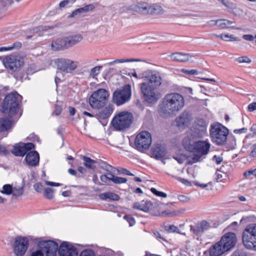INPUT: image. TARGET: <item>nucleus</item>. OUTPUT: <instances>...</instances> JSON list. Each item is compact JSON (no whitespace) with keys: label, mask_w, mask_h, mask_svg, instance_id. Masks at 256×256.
<instances>
[{"label":"nucleus","mask_w":256,"mask_h":256,"mask_svg":"<svg viewBox=\"0 0 256 256\" xmlns=\"http://www.w3.org/2000/svg\"><path fill=\"white\" fill-rule=\"evenodd\" d=\"M131 86L129 84L124 85L120 89H117L113 93V102L117 106L125 104L131 98Z\"/></svg>","instance_id":"9d476101"},{"label":"nucleus","mask_w":256,"mask_h":256,"mask_svg":"<svg viewBox=\"0 0 256 256\" xmlns=\"http://www.w3.org/2000/svg\"><path fill=\"white\" fill-rule=\"evenodd\" d=\"M124 218L128 222L130 226H132L135 224V220L132 216L125 215Z\"/></svg>","instance_id":"de8ad7c7"},{"label":"nucleus","mask_w":256,"mask_h":256,"mask_svg":"<svg viewBox=\"0 0 256 256\" xmlns=\"http://www.w3.org/2000/svg\"><path fill=\"white\" fill-rule=\"evenodd\" d=\"M133 115L128 112H122L116 115L112 120L114 128L118 130H123L130 126L133 122Z\"/></svg>","instance_id":"6e6552de"},{"label":"nucleus","mask_w":256,"mask_h":256,"mask_svg":"<svg viewBox=\"0 0 256 256\" xmlns=\"http://www.w3.org/2000/svg\"><path fill=\"white\" fill-rule=\"evenodd\" d=\"M150 156L157 160H162L167 154L166 146L161 144H155L150 149Z\"/></svg>","instance_id":"a211bd4d"},{"label":"nucleus","mask_w":256,"mask_h":256,"mask_svg":"<svg viewBox=\"0 0 256 256\" xmlns=\"http://www.w3.org/2000/svg\"><path fill=\"white\" fill-rule=\"evenodd\" d=\"M178 198L180 202H188L190 198V197L183 195V194H180L178 196Z\"/></svg>","instance_id":"603ef678"},{"label":"nucleus","mask_w":256,"mask_h":256,"mask_svg":"<svg viewBox=\"0 0 256 256\" xmlns=\"http://www.w3.org/2000/svg\"><path fill=\"white\" fill-rule=\"evenodd\" d=\"M40 250H36V252H34L31 254L30 256H44V254L42 251L46 252V251L43 249L41 248L39 246Z\"/></svg>","instance_id":"864d4df0"},{"label":"nucleus","mask_w":256,"mask_h":256,"mask_svg":"<svg viewBox=\"0 0 256 256\" xmlns=\"http://www.w3.org/2000/svg\"><path fill=\"white\" fill-rule=\"evenodd\" d=\"M142 210L144 212H148V211L152 210L153 208H156L158 210V207L159 206V204H154L150 201L142 200ZM151 214L153 216H158L159 215L158 210V212L156 214H153L151 212Z\"/></svg>","instance_id":"393cba45"},{"label":"nucleus","mask_w":256,"mask_h":256,"mask_svg":"<svg viewBox=\"0 0 256 256\" xmlns=\"http://www.w3.org/2000/svg\"><path fill=\"white\" fill-rule=\"evenodd\" d=\"M184 106V96L180 94L177 93V111L182 109Z\"/></svg>","instance_id":"ea45409f"},{"label":"nucleus","mask_w":256,"mask_h":256,"mask_svg":"<svg viewBox=\"0 0 256 256\" xmlns=\"http://www.w3.org/2000/svg\"><path fill=\"white\" fill-rule=\"evenodd\" d=\"M225 252L219 242L212 246L209 249L210 256H220Z\"/></svg>","instance_id":"bb28decb"},{"label":"nucleus","mask_w":256,"mask_h":256,"mask_svg":"<svg viewBox=\"0 0 256 256\" xmlns=\"http://www.w3.org/2000/svg\"><path fill=\"white\" fill-rule=\"evenodd\" d=\"M28 247V240L27 238L17 236L15 238L13 246L14 252L16 256H23Z\"/></svg>","instance_id":"4468645a"},{"label":"nucleus","mask_w":256,"mask_h":256,"mask_svg":"<svg viewBox=\"0 0 256 256\" xmlns=\"http://www.w3.org/2000/svg\"><path fill=\"white\" fill-rule=\"evenodd\" d=\"M206 124L202 118L196 119L191 128L192 135L194 137L202 138L206 132Z\"/></svg>","instance_id":"2eb2a0df"},{"label":"nucleus","mask_w":256,"mask_h":256,"mask_svg":"<svg viewBox=\"0 0 256 256\" xmlns=\"http://www.w3.org/2000/svg\"><path fill=\"white\" fill-rule=\"evenodd\" d=\"M54 190L50 188L44 190V196L47 199L52 200L54 198Z\"/></svg>","instance_id":"58836bf2"},{"label":"nucleus","mask_w":256,"mask_h":256,"mask_svg":"<svg viewBox=\"0 0 256 256\" xmlns=\"http://www.w3.org/2000/svg\"><path fill=\"white\" fill-rule=\"evenodd\" d=\"M13 186L12 185L10 184H6L3 186L2 190H0V192L6 194V195H10L13 193Z\"/></svg>","instance_id":"c9c22d12"},{"label":"nucleus","mask_w":256,"mask_h":256,"mask_svg":"<svg viewBox=\"0 0 256 256\" xmlns=\"http://www.w3.org/2000/svg\"><path fill=\"white\" fill-rule=\"evenodd\" d=\"M248 110L249 112H254L256 110V102H253L248 106Z\"/></svg>","instance_id":"e2e57ef3"},{"label":"nucleus","mask_w":256,"mask_h":256,"mask_svg":"<svg viewBox=\"0 0 256 256\" xmlns=\"http://www.w3.org/2000/svg\"><path fill=\"white\" fill-rule=\"evenodd\" d=\"M34 148V145L32 142L24 144L20 142L16 144L14 146V148L12 150V154L16 156H26V154L30 150Z\"/></svg>","instance_id":"dca6fc26"},{"label":"nucleus","mask_w":256,"mask_h":256,"mask_svg":"<svg viewBox=\"0 0 256 256\" xmlns=\"http://www.w3.org/2000/svg\"><path fill=\"white\" fill-rule=\"evenodd\" d=\"M65 38L68 48L80 42L82 40V36L81 34H76L66 37Z\"/></svg>","instance_id":"cd10ccee"},{"label":"nucleus","mask_w":256,"mask_h":256,"mask_svg":"<svg viewBox=\"0 0 256 256\" xmlns=\"http://www.w3.org/2000/svg\"><path fill=\"white\" fill-rule=\"evenodd\" d=\"M144 80L140 86L144 100L150 104L156 103L160 98L158 88L162 84L160 76L156 73L149 72L145 76Z\"/></svg>","instance_id":"f257e3e1"},{"label":"nucleus","mask_w":256,"mask_h":256,"mask_svg":"<svg viewBox=\"0 0 256 256\" xmlns=\"http://www.w3.org/2000/svg\"><path fill=\"white\" fill-rule=\"evenodd\" d=\"M182 145L186 150L195 153L188 162V164H191L200 161L202 156L208 153L210 147V144L206 140L192 142L190 140H184Z\"/></svg>","instance_id":"7ed1b4c3"},{"label":"nucleus","mask_w":256,"mask_h":256,"mask_svg":"<svg viewBox=\"0 0 256 256\" xmlns=\"http://www.w3.org/2000/svg\"><path fill=\"white\" fill-rule=\"evenodd\" d=\"M109 94L104 88H100L92 92L89 98V103L93 108L99 109L104 107L108 101Z\"/></svg>","instance_id":"0eeeda50"},{"label":"nucleus","mask_w":256,"mask_h":256,"mask_svg":"<svg viewBox=\"0 0 256 256\" xmlns=\"http://www.w3.org/2000/svg\"><path fill=\"white\" fill-rule=\"evenodd\" d=\"M102 68V66H96L92 68L90 72V75L92 78H94L100 72V70Z\"/></svg>","instance_id":"a18cd8bd"},{"label":"nucleus","mask_w":256,"mask_h":256,"mask_svg":"<svg viewBox=\"0 0 256 256\" xmlns=\"http://www.w3.org/2000/svg\"><path fill=\"white\" fill-rule=\"evenodd\" d=\"M51 46L52 49L54 51H59L68 48L65 38H58L53 41L51 44Z\"/></svg>","instance_id":"b1692460"},{"label":"nucleus","mask_w":256,"mask_h":256,"mask_svg":"<svg viewBox=\"0 0 256 256\" xmlns=\"http://www.w3.org/2000/svg\"><path fill=\"white\" fill-rule=\"evenodd\" d=\"M82 159L84 160V164L86 167L92 170L96 168V166L94 164H97L96 160H92L86 156H83Z\"/></svg>","instance_id":"7c9ffc66"},{"label":"nucleus","mask_w":256,"mask_h":256,"mask_svg":"<svg viewBox=\"0 0 256 256\" xmlns=\"http://www.w3.org/2000/svg\"><path fill=\"white\" fill-rule=\"evenodd\" d=\"M4 64L8 69L16 71L23 65L24 62L18 59L16 56H10L5 58L4 60Z\"/></svg>","instance_id":"6ab92c4d"},{"label":"nucleus","mask_w":256,"mask_h":256,"mask_svg":"<svg viewBox=\"0 0 256 256\" xmlns=\"http://www.w3.org/2000/svg\"><path fill=\"white\" fill-rule=\"evenodd\" d=\"M95 8V6L92 4H89L85 6L82 8H79L80 14L86 13L89 11L94 10Z\"/></svg>","instance_id":"37998d69"},{"label":"nucleus","mask_w":256,"mask_h":256,"mask_svg":"<svg viewBox=\"0 0 256 256\" xmlns=\"http://www.w3.org/2000/svg\"><path fill=\"white\" fill-rule=\"evenodd\" d=\"M55 27H56V26H40L32 28L30 30V32L32 33H38L39 32L47 30L49 29H52Z\"/></svg>","instance_id":"f704fd0d"},{"label":"nucleus","mask_w":256,"mask_h":256,"mask_svg":"<svg viewBox=\"0 0 256 256\" xmlns=\"http://www.w3.org/2000/svg\"><path fill=\"white\" fill-rule=\"evenodd\" d=\"M116 63L118 62H138L140 61L138 59H118L115 60Z\"/></svg>","instance_id":"052dcab7"},{"label":"nucleus","mask_w":256,"mask_h":256,"mask_svg":"<svg viewBox=\"0 0 256 256\" xmlns=\"http://www.w3.org/2000/svg\"><path fill=\"white\" fill-rule=\"evenodd\" d=\"M192 120V114L190 111L184 110L177 118V126L188 127Z\"/></svg>","instance_id":"412c9836"},{"label":"nucleus","mask_w":256,"mask_h":256,"mask_svg":"<svg viewBox=\"0 0 256 256\" xmlns=\"http://www.w3.org/2000/svg\"><path fill=\"white\" fill-rule=\"evenodd\" d=\"M242 38L248 41H252L254 39V36L252 34H244L242 36Z\"/></svg>","instance_id":"680f3d73"},{"label":"nucleus","mask_w":256,"mask_h":256,"mask_svg":"<svg viewBox=\"0 0 256 256\" xmlns=\"http://www.w3.org/2000/svg\"><path fill=\"white\" fill-rule=\"evenodd\" d=\"M150 191L156 196L166 198V194L164 192L158 191L155 188H150Z\"/></svg>","instance_id":"8fccbe9b"},{"label":"nucleus","mask_w":256,"mask_h":256,"mask_svg":"<svg viewBox=\"0 0 256 256\" xmlns=\"http://www.w3.org/2000/svg\"><path fill=\"white\" fill-rule=\"evenodd\" d=\"M152 142L150 134L147 131H142L136 136L134 144L138 151L144 152L150 148Z\"/></svg>","instance_id":"9b49d317"},{"label":"nucleus","mask_w":256,"mask_h":256,"mask_svg":"<svg viewBox=\"0 0 256 256\" xmlns=\"http://www.w3.org/2000/svg\"><path fill=\"white\" fill-rule=\"evenodd\" d=\"M248 131V129L246 128H243L240 129H236L234 130V132L235 134H242L246 133Z\"/></svg>","instance_id":"774afa93"},{"label":"nucleus","mask_w":256,"mask_h":256,"mask_svg":"<svg viewBox=\"0 0 256 256\" xmlns=\"http://www.w3.org/2000/svg\"><path fill=\"white\" fill-rule=\"evenodd\" d=\"M176 108V93L167 94L164 98L160 112L164 117L170 116Z\"/></svg>","instance_id":"1a4fd4ad"},{"label":"nucleus","mask_w":256,"mask_h":256,"mask_svg":"<svg viewBox=\"0 0 256 256\" xmlns=\"http://www.w3.org/2000/svg\"><path fill=\"white\" fill-rule=\"evenodd\" d=\"M97 164L101 168L108 172H113L114 174L116 173L114 169H116V168L112 166L103 160H100L99 161H97Z\"/></svg>","instance_id":"473e14b6"},{"label":"nucleus","mask_w":256,"mask_h":256,"mask_svg":"<svg viewBox=\"0 0 256 256\" xmlns=\"http://www.w3.org/2000/svg\"><path fill=\"white\" fill-rule=\"evenodd\" d=\"M192 56L189 53L177 52V62H188Z\"/></svg>","instance_id":"2f4dec72"},{"label":"nucleus","mask_w":256,"mask_h":256,"mask_svg":"<svg viewBox=\"0 0 256 256\" xmlns=\"http://www.w3.org/2000/svg\"><path fill=\"white\" fill-rule=\"evenodd\" d=\"M14 122L7 117L0 118V132H4L10 129Z\"/></svg>","instance_id":"a878e982"},{"label":"nucleus","mask_w":256,"mask_h":256,"mask_svg":"<svg viewBox=\"0 0 256 256\" xmlns=\"http://www.w3.org/2000/svg\"><path fill=\"white\" fill-rule=\"evenodd\" d=\"M98 196L101 200H108L112 201H118L120 199V196L112 192L102 193L98 195Z\"/></svg>","instance_id":"c756f323"},{"label":"nucleus","mask_w":256,"mask_h":256,"mask_svg":"<svg viewBox=\"0 0 256 256\" xmlns=\"http://www.w3.org/2000/svg\"><path fill=\"white\" fill-rule=\"evenodd\" d=\"M190 230L198 236H200L205 231L210 228V224L206 220H202L195 226H190Z\"/></svg>","instance_id":"aec40b11"},{"label":"nucleus","mask_w":256,"mask_h":256,"mask_svg":"<svg viewBox=\"0 0 256 256\" xmlns=\"http://www.w3.org/2000/svg\"><path fill=\"white\" fill-rule=\"evenodd\" d=\"M25 160L27 165L34 167L38 166L40 156L36 151L30 150L26 154Z\"/></svg>","instance_id":"4be33fe9"},{"label":"nucleus","mask_w":256,"mask_h":256,"mask_svg":"<svg viewBox=\"0 0 256 256\" xmlns=\"http://www.w3.org/2000/svg\"><path fill=\"white\" fill-rule=\"evenodd\" d=\"M256 172V169H255L254 170H248L244 172V176L245 177H248L252 174L255 176Z\"/></svg>","instance_id":"69168bd1"},{"label":"nucleus","mask_w":256,"mask_h":256,"mask_svg":"<svg viewBox=\"0 0 256 256\" xmlns=\"http://www.w3.org/2000/svg\"><path fill=\"white\" fill-rule=\"evenodd\" d=\"M113 112V107L112 105L108 104L105 108L96 113L95 117L99 120H106L110 116Z\"/></svg>","instance_id":"5701e85b"},{"label":"nucleus","mask_w":256,"mask_h":256,"mask_svg":"<svg viewBox=\"0 0 256 256\" xmlns=\"http://www.w3.org/2000/svg\"><path fill=\"white\" fill-rule=\"evenodd\" d=\"M62 111V106L56 104L54 106V110L53 112V114H55L56 116H58L61 114Z\"/></svg>","instance_id":"6e6d98bb"},{"label":"nucleus","mask_w":256,"mask_h":256,"mask_svg":"<svg viewBox=\"0 0 256 256\" xmlns=\"http://www.w3.org/2000/svg\"><path fill=\"white\" fill-rule=\"evenodd\" d=\"M38 246L46 251V256H77V249L68 242H63L58 247V244L53 240L39 242Z\"/></svg>","instance_id":"f03ea898"},{"label":"nucleus","mask_w":256,"mask_h":256,"mask_svg":"<svg viewBox=\"0 0 256 256\" xmlns=\"http://www.w3.org/2000/svg\"><path fill=\"white\" fill-rule=\"evenodd\" d=\"M161 6H150L145 2H138L130 6V10L143 14H158L161 10Z\"/></svg>","instance_id":"f8f14e48"},{"label":"nucleus","mask_w":256,"mask_h":256,"mask_svg":"<svg viewBox=\"0 0 256 256\" xmlns=\"http://www.w3.org/2000/svg\"><path fill=\"white\" fill-rule=\"evenodd\" d=\"M220 38L226 42H234V41H240L238 38L234 36V35H229L228 34H220Z\"/></svg>","instance_id":"4c0bfd02"},{"label":"nucleus","mask_w":256,"mask_h":256,"mask_svg":"<svg viewBox=\"0 0 256 256\" xmlns=\"http://www.w3.org/2000/svg\"><path fill=\"white\" fill-rule=\"evenodd\" d=\"M116 170V173L114 174H122L127 176H133L134 174H132L130 172L125 168H116L114 169Z\"/></svg>","instance_id":"79ce46f5"},{"label":"nucleus","mask_w":256,"mask_h":256,"mask_svg":"<svg viewBox=\"0 0 256 256\" xmlns=\"http://www.w3.org/2000/svg\"><path fill=\"white\" fill-rule=\"evenodd\" d=\"M209 23H212L211 25L212 26H216L220 28L224 29L228 28V26L233 24L232 21L226 20L221 19L216 20H210L208 22Z\"/></svg>","instance_id":"c85d7f7f"},{"label":"nucleus","mask_w":256,"mask_h":256,"mask_svg":"<svg viewBox=\"0 0 256 256\" xmlns=\"http://www.w3.org/2000/svg\"><path fill=\"white\" fill-rule=\"evenodd\" d=\"M100 179L102 182L107 184H108V182L110 181V178H109V177H108L106 174L101 175L100 176Z\"/></svg>","instance_id":"bf43d9fd"},{"label":"nucleus","mask_w":256,"mask_h":256,"mask_svg":"<svg viewBox=\"0 0 256 256\" xmlns=\"http://www.w3.org/2000/svg\"><path fill=\"white\" fill-rule=\"evenodd\" d=\"M228 130L222 124L216 123L210 126V136L213 143L217 146H223L226 144Z\"/></svg>","instance_id":"39448f33"},{"label":"nucleus","mask_w":256,"mask_h":256,"mask_svg":"<svg viewBox=\"0 0 256 256\" xmlns=\"http://www.w3.org/2000/svg\"><path fill=\"white\" fill-rule=\"evenodd\" d=\"M43 186L40 182H38L34 185V190L38 192H41L42 190Z\"/></svg>","instance_id":"4d7b16f0"},{"label":"nucleus","mask_w":256,"mask_h":256,"mask_svg":"<svg viewBox=\"0 0 256 256\" xmlns=\"http://www.w3.org/2000/svg\"><path fill=\"white\" fill-rule=\"evenodd\" d=\"M177 90L179 91L182 94H187L190 96L192 94V90L190 88L188 87H177Z\"/></svg>","instance_id":"a19ab883"},{"label":"nucleus","mask_w":256,"mask_h":256,"mask_svg":"<svg viewBox=\"0 0 256 256\" xmlns=\"http://www.w3.org/2000/svg\"><path fill=\"white\" fill-rule=\"evenodd\" d=\"M9 154L8 150L6 147L2 145H0V154L2 156H7Z\"/></svg>","instance_id":"13d9d810"},{"label":"nucleus","mask_w":256,"mask_h":256,"mask_svg":"<svg viewBox=\"0 0 256 256\" xmlns=\"http://www.w3.org/2000/svg\"><path fill=\"white\" fill-rule=\"evenodd\" d=\"M242 240L246 248L256 250V224L246 226L242 232Z\"/></svg>","instance_id":"423d86ee"},{"label":"nucleus","mask_w":256,"mask_h":256,"mask_svg":"<svg viewBox=\"0 0 256 256\" xmlns=\"http://www.w3.org/2000/svg\"><path fill=\"white\" fill-rule=\"evenodd\" d=\"M180 71L186 74H188V75H193V74H198V71L196 70H186L184 68H182L180 70Z\"/></svg>","instance_id":"3c124183"},{"label":"nucleus","mask_w":256,"mask_h":256,"mask_svg":"<svg viewBox=\"0 0 256 256\" xmlns=\"http://www.w3.org/2000/svg\"><path fill=\"white\" fill-rule=\"evenodd\" d=\"M236 60L239 63H250L252 62V60L248 58L247 56H240L236 59Z\"/></svg>","instance_id":"09e8293b"},{"label":"nucleus","mask_w":256,"mask_h":256,"mask_svg":"<svg viewBox=\"0 0 256 256\" xmlns=\"http://www.w3.org/2000/svg\"><path fill=\"white\" fill-rule=\"evenodd\" d=\"M79 256H96L94 252L90 249H86L83 250L80 254Z\"/></svg>","instance_id":"49530a36"},{"label":"nucleus","mask_w":256,"mask_h":256,"mask_svg":"<svg viewBox=\"0 0 256 256\" xmlns=\"http://www.w3.org/2000/svg\"><path fill=\"white\" fill-rule=\"evenodd\" d=\"M154 234L157 238L159 239L160 241L161 242L162 240H165L164 238L156 230L154 231Z\"/></svg>","instance_id":"338daca9"},{"label":"nucleus","mask_w":256,"mask_h":256,"mask_svg":"<svg viewBox=\"0 0 256 256\" xmlns=\"http://www.w3.org/2000/svg\"><path fill=\"white\" fill-rule=\"evenodd\" d=\"M219 242L226 252L229 250L234 247L236 242V237L234 233L230 232L222 236Z\"/></svg>","instance_id":"f3484780"},{"label":"nucleus","mask_w":256,"mask_h":256,"mask_svg":"<svg viewBox=\"0 0 256 256\" xmlns=\"http://www.w3.org/2000/svg\"><path fill=\"white\" fill-rule=\"evenodd\" d=\"M24 184L22 186L13 187V193L12 194V196L16 198L22 196L24 192Z\"/></svg>","instance_id":"72a5a7b5"},{"label":"nucleus","mask_w":256,"mask_h":256,"mask_svg":"<svg viewBox=\"0 0 256 256\" xmlns=\"http://www.w3.org/2000/svg\"><path fill=\"white\" fill-rule=\"evenodd\" d=\"M54 62L56 65L58 69L66 73L71 72L76 70L78 64V62L63 58L55 60Z\"/></svg>","instance_id":"ddd939ff"},{"label":"nucleus","mask_w":256,"mask_h":256,"mask_svg":"<svg viewBox=\"0 0 256 256\" xmlns=\"http://www.w3.org/2000/svg\"><path fill=\"white\" fill-rule=\"evenodd\" d=\"M22 96L16 92L7 94L2 102V112L8 113L10 117L15 115L20 108Z\"/></svg>","instance_id":"20e7f679"},{"label":"nucleus","mask_w":256,"mask_h":256,"mask_svg":"<svg viewBox=\"0 0 256 256\" xmlns=\"http://www.w3.org/2000/svg\"><path fill=\"white\" fill-rule=\"evenodd\" d=\"M22 44L21 42H16L12 44V46H3L0 48V52H4V51H8V50H11L15 48H20L22 47Z\"/></svg>","instance_id":"e433bc0d"},{"label":"nucleus","mask_w":256,"mask_h":256,"mask_svg":"<svg viewBox=\"0 0 256 256\" xmlns=\"http://www.w3.org/2000/svg\"><path fill=\"white\" fill-rule=\"evenodd\" d=\"M128 180L126 178L112 176V182L115 184H121L126 183Z\"/></svg>","instance_id":"c03bdc74"},{"label":"nucleus","mask_w":256,"mask_h":256,"mask_svg":"<svg viewBox=\"0 0 256 256\" xmlns=\"http://www.w3.org/2000/svg\"><path fill=\"white\" fill-rule=\"evenodd\" d=\"M212 160L215 161L217 164H219L222 161V158L220 156L214 155L212 157Z\"/></svg>","instance_id":"0e129e2a"},{"label":"nucleus","mask_w":256,"mask_h":256,"mask_svg":"<svg viewBox=\"0 0 256 256\" xmlns=\"http://www.w3.org/2000/svg\"><path fill=\"white\" fill-rule=\"evenodd\" d=\"M164 229L168 232H176V226L174 225L165 226Z\"/></svg>","instance_id":"5fc2aeb1"}]
</instances>
